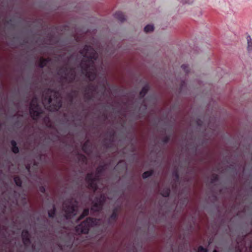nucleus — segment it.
Returning a JSON list of instances; mask_svg holds the SVG:
<instances>
[{
    "label": "nucleus",
    "instance_id": "nucleus-21",
    "mask_svg": "<svg viewBox=\"0 0 252 252\" xmlns=\"http://www.w3.org/2000/svg\"><path fill=\"white\" fill-rule=\"evenodd\" d=\"M46 62H47V61L46 60H45V61H43L40 64V66L41 67H43L44 66V65H45V64H46Z\"/></svg>",
    "mask_w": 252,
    "mask_h": 252
},
{
    "label": "nucleus",
    "instance_id": "nucleus-24",
    "mask_svg": "<svg viewBox=\"0 0 252 252\" xmlns=\"http://www.w3.org/2000/svg\"><path fill=\"white\" fill-rule=\"evenodd\" d=\"M41 191L42 192H43V191H45V189H44V188H41Z\"/></svg>",
    "mask_w": 252,
    "mask_h": 252
},
{
    "label": "nucleus",
    "instance_id": "nucleus-26",
    "mask_svg": "<svg viewBox=\"0 0 252 252\" xmlns=\"http://www.w3.org/2000/svg\"><path fill=\"white\" fill-rule=\"evenodd\" d=\"M213 252H217L216 250H214Z\"/></svg>",
    "mask_w": 252,
    "mask_h": 252
},
{
    "label": "nucleus",
    "instance_id": "nucleus-4",
    "mask_svg": "<svg viewBox=\"0 0 252 252\" xmlns=\"http://www.w3.org/2000/svg\"><path fill=\"white\" fill-rule=\"evenodd\" d=\"M67 203H64V211L65 212V217L66 219L70 218L76 214L77 210L76 207L72 205H68L67 206Z\"/></svg>",
    "mask_w": 252,
    "mask_h": 252
},
{
    "label": "nucleus",
    "instance_id": "nucleus-15",
    "mask_svg": "<svg viewBox=\"0 0 252 252\" xmlns=\"http://www.w3.org/2000/svg\"><path fill=\"white\" fill-rule=\"evenodd\" d=\"M152 172L151 171H146L142 175V177L144 179H146L152 175Z\"/></svg>",
    "mask_w": 252,
    "mask_h": 252
},
{
    "label": "nucleus",
    "instance_id": "nucleus-10",
    "mask_svg": "<svg viewBox=\"0 0 252 252\" xmlns=\"http://www.w3.org/2000/svg\"><path fill=\"white\" fill-rule=\"evenodd\" d=\"M154 27L153 25H148L144 28V31L146 32H151L154 31Z\"/></svg>",
    "mask_w": 252,
    "mask_h": 252
},
{
    "label": "nucleus",
    "instance_id": "nucleus-3",
    "mask_svg": "<svg viewBox=\"0 0 252 252\" xmlns=\"http://www.w3.org/2000/svg\"><path fill=\"white\" fill-rule=\"evenodd\" d=\"M30 113L33 119H35L41 113V110L37 104L36 98L33 99L31 102Z\"/></svg>",
    "mask_w": 252,
    "mask_h": 252
},
{
    "label": "nucleus",
    "instance_id": "nucleus-19",
    "mask_svg": "<svg viewBox=\"0 0 252 252\" xmlns=\"http://www.w3.org/2000/svg\"><path fill=\"white\" fill-rule=\"evenodd\" d=\"M207 250L200 246L198 249V252H207Z\"/></svg>",
    "mask_w": 252,
    "mask_h": 252
},
{
    "label": "nucleus",
    "instance_id": "nucleus-5",
    "mask_svg": "<svg viewBox=\"0 0 252 252\" xmlns=\"http://www.w3.org/2000/svg\"><path fill=\"white\" fill-rule=\"evenodd\" d=\"M94 176L93 174H88L86 177V180L91 187L94 190H95L97 189L96 184L97 182V179L96 178H94Z\"/></svg>",
    "mask_w": 252,
    "mask_h": 252
},
{
    "label": "nucleus",
    "instance_id": "nucleus-17",
    "mask_svg": "<svg viewBox=\"0 0 252 252\" xmlns=\"http://www.w3.org/2000/svg\"><path fill=\"white\" fill-rule=\"evenodd\" d=\"M49 217L50 218H52L55 215V208H53L52 210L49 211L48 212Z\"/></svg>",
    "mask_w": 252,
    "mask_h": 252
},
{
    "label": "nucleus",
    "instance_id": "nucleus-2",
    "mask_svg": "<svg viewBox=\"0 0 252 252\" xmlns=\"http://www.w3.org/2000/svg\"><path fill=\"white\" fill-rule=\"evenodd\" d=\"M96 219L88 218L76 227V231L77 233H87L88 232L90 227L98 223Z\"/></svg>",
    "mask_w": 252,
    "mask_h": 252
},
{
    "label": "nucleus",
    "instance_id": "nucleus-6",
    "mask_svg": "<svg viewBox=\"0 0 252 252\" xmlns=\"http://www.w3.org/2000/svg\"><path fill=\"white\" fill-rule=\"evenodd\" d=\"M104 200V196H101L99 199H96L95 202L94 203L92 210L94 211H98L100 209H101L102 203Z\"/></svg>",
    "mask_w": 252,
    "mask_h": 252
},
{
    "label": "nucleus",
    "instance_id": "nucleus-1",
    "mask_svg": "<svg viewBox=\"0 0 252 252\" xmlns=\"http://www.w3.org/2000/svg\"><path fill=\"white\" fill-rule=\"evenodd\" d=\"M81 54L84 57L81 63L82 73L90 80H93L96 77L97 54L91 47L88 46L84 47Z\"/></svg>",
    "mask_w": 252,
    "mask_h": 252
},
{
    "label": "nucleus",
    "instance_id": "nucleus-11",
    "mask_svg": "<svg viewBox=\"0 0 252 252\" xmlns=\"http://www.w3.org/2000/svg\"><path fill=\"white\" fill-rule=\"evenodd\" d=\"M149 90V86L148 85L145 86L142 89L141 91L140 92V95L141 97L144 96L145 94L147 93Z\"/></svg>",
    "mask_w": 252,
    "mask_h": 252
},
{
    "label": "nucleus",
    "instance_id": "nucleus-25",
    "mask_svg": "<svg viewBox=\"0 0 252 252\" xmlns=\"http://www.w3.org/2000/svg\"><path fill=\"white\" fill-rule=\"evenodd\" d=\"M49 102L50 103H52V99L51 98H49Z\"/></svg>",
    "mask_w": 252,
    "mask_h": 252
},
{
    "label": "nucleus",
    "instance_id": "nucleus-18",
    "mask_svg": "<svg viewBox=\"0 0 252 252\" xmlns=\"http://www.w3.org/2000/svg\"><path fill=\"white\" fill-rule=\"evenodd\" d=\"M61 107V102L60 101H59L58 102L57 105H56V107L54 108H51V110H52V111L58 110V109H59Z\"/></svg>",
    "mask_w": 252,
    "mask_h": 252
},
{
    "label": "nucleus",
    "instance_id": "nucleus-23",
    "mask_svg": "<svg viewBox=\"0 0 252 252\" xmlns=\"http://www.w3.org/2000/svg\"><path fill=\"white\" fill-rule=\"evenodd\" d=\"M116 217V214L115 213H113V214L111 215V219H115Z\"/></svg>",
    "mask_w": 252,
    "mask_h": 252
},
{
    "label": "nucleus",
    "instance_id": "nucleus-20",
    "mask_svg": "<svg viewBox=\"0 0 252 252\" xmlns=\"http://www.w3.org/2000/svg\"><path fill=\"white\" fill-rule=\"evenodd\" d=\"M181 67H182V69H183V70H184L186 72H188V66H187V65H182V66H181Z\"/></svg>",
    "mask_w": 252,
    "mask_h": 252
},
{
    "label": "nucleus",
    "instance_id": "nucleus-8",
    "mask_svg": "<svg viewBox=\"0 0 252 252\" xmlns=\"http://www.w3.org/2000/svg\"><path fill=\"white\" fill-rule=\"evenodd\" d=\"M115 17L119 21L122 22L126 20L124 15L121 12H117L114 14Z\"/></svg>",
    "mask_w": 252,
    "mask_h": 252
},
{
    "label": "nucleus",
    "instance_id": "nucleus-13",
    "mask_svg": "<svg viewBox=\"0 0 252 252\" xmlns=\"http://www.w3.org/2000/svg\"><path fill=\"white\" fill-rule=\"evenodd\" d=\"M169 192H170V190L168 189H164L163 190L161 191V194L163 196H168L169 194Z\"/></svg>",
    "mask_w": 252,
    "mask_h": 252
},
{
    "label": "nucleus",
    "instance_id": "nucleus-22",
    "mask_svg": "<svg viewBox=\"0 0 252 252\" xmlns=\"http://www.w3.org/2000/svg\"><path fill=\"white\" fill-rule=\"evenodd\" d=\"M194 0H185L186 3L188 4H191L193 3Z\"/></svg>",
    "mask_w": 252,
    "mask_h": 252
},
{
    "label": "nucleus",
    "instance_id": "nucleus-12",
    "mask_svg": "<svg viewBox=\"0 0 252 252\" xmlns=\"http://www.w3.org/2000/svg\"><path fill=\"white\" fill-rule=\"evenodd\" d=\"M11 145L12 146V151L14 153H17L19 152V149L17 147H16V143L15 141L12 140L11 142Z\"/></svg>",
    "mask_w": 252,
    "mask_h": 252
},
{
    "label": "nucleus",
    "instance_id": "nucleus-7",
    "mask_svg": "<svg viewBox=\"0 0 252 252\" xmlns=\"http://www.w3.org/2000/svg\"><path fill=\"white\" fill-rule=\"evenodd\" d=\"M22 236L24 243L26 245L28 244L30 241L28 232L27 231H23Z\"/></svg>",
    "mask_w": 252,
    "mask_h": 252
},
{
    "label": "nucleus",
    "instance_id": "nucleus-16",
    "mask_svg": "<svg viewBox=\"0 0 252 252\" xmlns=\"http://www.w3.org/2000/svg\"><path fill=\"white\" fill-rule=\"evenodd\" d=\"M88 213H89V210L88 209L84 210L83 213L81 215L79 219H81L83 218L85 216L88 215Z\"/></svg>",
    "mask_w": 252,
    "mask_h": 252
},
{
    "label": "nucleus",
    "instance_id": "nucleus-27",
    "mask_svg": "<svg viewBox=\"0 0 252 252\" xmlns=\"http://www.w3.org/2000/svg\"><path fill=\"white\" fill-rule=\"evenodd\" d=\"M251 249H252V247H251Z\"/></svg>",
    "mask_w": 252,
    "mask_h": 252
},
{
    "label": "nucleus",
    "instance_id": "nucleus-14",
    "mask_svg": "<svg viewBox=\"0 0 252 252\" xmlns=\"http://www.w3.org/2000/svg\"><path fill=\"white\" fill-rule=\"evenodd\" d=\"M14 182L17 186H21L22 184V182L21 179L19 177H15L14 178Z\"/></svg>",
    "mask_w": 252,
    "mask_h": 252
},
{
    "label": "nucleus",
    "instance_id": "nucleus-9",
    "mask_svg": "<svg viewBox=\"0 0 252 252\" xmlns=\"http://www.w3.org/2000/svg\"><path fill=\"white\" fill-rule=\"evenodd\" d=\"M247 50L250 52L252 50V39L250 35L247 36Z\"/></svg>",
    "mask_w": 252,
    "mask_h": 252
}]
</instances>
